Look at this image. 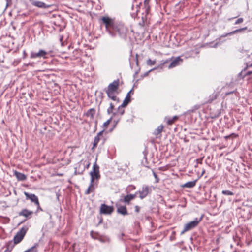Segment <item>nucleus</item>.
Segmentation results:
<instances>
[{"label":"nucleus","mask_w":252,"mask_h":252,"mask_svg":"<svg viewBox=\"0 0 252 252\" xmlns=\"http://www.w3.org/2000/svg\"><path fill=\"white\" fill-rule=\"evenodd\" d=\"M101 20L105 25L107 32L111 37L115 38L118 36L124 39L126 38L128 30L123 23L114 22L108 17H102Z\"/></svg>","instance_id":"nucleus-1"},{"label":"nucleus","mask_w":252,"mask_h":252,"mask_svg":"<svg viewBox=\"0 0 252 252\" xmlns=\"http://www.w3.org/2000/svg\"><path fill=\"white\" fill-rule=\"evenodd\" d=\"M119 86V80H114L113 82L109 84L105 92L108 97L113 101H119V99L117 97L119 94L118 91Z\"/></svg>","instance_id":"nucleus-2"},{"label":"nucleus","mask_w":252,"mask_h":252,"mask_svg":"<svg viewBox=\"0 0 252 252\" xmlns=\"http://www.w3.org/2000/svg\"><path fill=\"white\" fill-rule=\"evenodd\" d=\"M203 217L201 216L200 218H196L193 220L189 222V223H187L183 230L181 232V235H183L186 232L191 230V229L195 228L198 223L201 221L202 220Z\"/></svg>","instance_id":"nucleus-3"},{"label":"nucleus","mask_w":252,"mask_h":252,"mask_svg":"<svg viewBox=\"0 0 252 252\" xmlns=\"http://www.w3.org/2000/svg\"><path fill=\"white\" fill-rule=\"evenodd\" d=\"M130 66L132 69H134L136 74H138L140 70L139 67V63L138 60V55L136 54L135 56L131 55L129 59Z\"/></svg>","instance_id":"nucleus-4"},{"label":"nucleus","mask_w":252,"mask_h":252,"mask_svg":"<svg viewBox=\"0 0 252 252\" xmlns=\"http://www.w3.org/2000/svg\"><path fill=\"white\" fill-rule=\"evenodd\" d=\"M27 230L28 227L26 226L23 227L20 229L14 237L13 241L15 244H18L23 240Z\"/></svg>","instance_id":"nucleus-5"},{"label":"nucleus","mask_w":252,"mask_h":252,"mask_svg":"<svg viewBox=\"0 0 252 252\" xmlns=\"http://www.w3.org/2000/svg\"><path fill=\"white\" fill-rule=\"evenodd\" d=\"M90 175L92 181H94L95 180H98L100 179L99 167L97 165L96 162L93 165V170L90 171Z\"/></svg>","instance_id":"nucleus-6"},{"label":"nucleus","mask_w":252,"mask_h":252,"mask_svg":"<svg viewBox=\"0 0 252 252\" xmlns=\"http://www.w3.org/2000/svg\"><path fill=\"white\" fill-rule=\"evenodd\" d=\"M246 29H247L246 27L243 28L237 29V30L233 31L229 33H225V34L221 35L219 39H217V40H218V41L216 42V43H215L213 45L211 46V47L213 48H217L218 47V45L220 44V41L221 38L225 37L227 36L232 35L234 34L240 32L242 31H243Z\"/></svg>","instance_id":"nucleus-7"},{"label":"nucleus","mask_w":252,"mask_h":252,"mask_svg":"<svg viewBox=\"0 0 252 252\" xmlns=\"http://www.w3.org/2000/svg\"><path fill=\"white\" fill-rule=\"evenodd\" d=\"M48 53L44 50L40 49L38 52H31L30 53V58L32 59L34 58H47Z\"/></svg>","instance_id":"nucleus-8"},{"label":"nucleus","mask_w":252,"mask_h":252,"mask_svg":"<svg viewBox=\"0 0 252 252\" xmlns=\"http://www.w3.org/2000/svg\"><path fill=\"white\" fill-rule=\"evenodd\" d=\"M24 193L27 200H30L32 202L34 203L37 206L39 209L42 210L41 208H40L39 207V203L38 197L34 194L29 193L25 191L24 192Z\"/></svg>","instance_id":"nucleus-9"},{"label":"nucleus","mask_w":252,"mask_h":252,"mask_svg":"<svg viewBox=\"0 0 252 252\" xmlns=\"http://www.w3.org/2000/svg\"><path fill=\"white\" fill-rule=\"evenodd\" d=\"M114 211L113 206L102 204L100 207V213L104 215H110Z\"/></svg>","instance_id":"nucleus-10"},{"label":"nucleus","mask_w":252,"mask_h":252,"mask_svg":"<svg viewBox=\"0 0 252 252\" xmlns=\"http://www.w3.org/2000/svg\"><path fill=\"white\" fill-rule=\"evenodd\" d=\"M149 189H150L148 186L144 185L142 186L141 190L137 192L139 194V197L141 199H144L148 195L149 193Z\"/></svg>","instance_id":"nucleus-11"},{"label":"nucleus","mask_w":252,"mask_h":252,"mask_svg":"<svg viewBox=\"0 0 252 252\" xmlns=\"http://www.w3.org/2000/svg\"><path fill=\"white\" fill-rule=\"evenodd\" d=\"M32 214L33 212L32 211H30L27 209H23L18 213L19 216H23L27 219L31 218Z\"/></svg>","instance_id":"nucleus-12"},{"label":"nucleus","mask_w":252,"mask_h":252,"mask_svg":"<svg viewBox=\"0 0 252 252\" xmlns=\"http://www.w3.org/2000/svg\"><path fill=\"white\" fill-rule=\"evenodd\" d=\"M183 62V59L180 57H176L170 63L168 68H172L180 65Z\"/></svg>","instance_id":"nucleus-13"},{"label":"nucleus","mask_w":252,"mask_h":252,"mask_svg":"<svg viewBox=\"0 0 252 252\" xmlns=\"http://www.w3.org/2000/svg\"><path fill=\"white\" fill-rule=\"evenodd\" d=\"M117 211L118 213L121 214L123 216L128 215V212L125 206L119 205L116 204Z\"/></svg>","instance_id":"nucleus-14"},{"label":"nucleus","mask_w":252,"mask_h":252,"mask_svg":"<svg viewBox=\"0 0 252 252\" xmlns=\"http://www.w3.org/2000/svg\"><path fill=\"white\" fill-rule=\"evenodd\" d=\"M137 194H138V192H136L134 194H128L126 196H124L123 199H121V201L125 202L126 204H128L131 200H133L135 198V197Z\"/></svg>","instance_id":"nucleus-15"},{"label":"nucleus","mask_w":252,"mask_h":252,"mask_svg":"<svg viewBox=\"0 0 252 252\" xmlns=\"http://www.w3.org/2000/svg\"><path fill=\"white\" fill-rule=\"evenodd\" d=\"M29 1L31 2V3L35 6L40 7V8H46L49 7L48 5H47L45 3L41 1H35L34 0H29Z\"/></svg>","instance_id":"nucleus-16"},{"label":"nucleus","mask_w":252,"mask_h":252,"mask_svg":"<svg viewBox=\"0 0 252 252\" xmlns=\"http://www.w3.org/2000/svg\"><path fill=\"white\" fill-rule=\"evenodd\" d=\"M95 114V109L94 108H91L89 109L85 113L86 116L89 117L91 121H92L94 120Z\"/></svg>","instance_id":"nucleus-17"},{"label":"nucleus","mask_w":252,"mask_h":252,"mask_svg":"<svg viewBox=\"0 0 252 252\" xmlns=\"http://www.w3.org/2000/svg\"><path fill=\"white\" fill-rule=\"evenodd\" d=\"M94 181H92V179H91L90 183L89 186V187L86 190L85 194L86 195L89 194L90 192H94L95 190V188L94 187Z\"/></svg>","instance_id":"nucleus-18"},{"label":"nucleus","mask_w":252,"mask_h":252,"mask_svg":"<svg viewBox=\"0 0 252 252\" xmlns=\"http://www.w3.org/2000/svg\"><path fill=\"white\" fill-rule=\"evenodd\" d=\"M132 92V90L127 94L126 98L123 101V103L121 104V106H126L131 101L130 94Z\"/></svg>","instance_id":"nucleus-19"},{"label":"nucleus","mask_w":252,"mask_h":252,"mask_svg":"<svg viewBox=\"0 0 252 252\" xmlns=\"http://www.w3.org/2000/svg\"><path fill=\"white\" fill-rule=\"evenodd\" d=\"M14 175L19 181H23L26 179V176L24 174L19 172L18 171H15L14 172Z\"/></svg>","instance_id":"nucleus-20"},{"label":"nucleus","mask_w":252,"mask_h":252,"mask_svg":"<svg viewBox=\"0 0 252 252\" xmlns=\"http://www.w3.org/2000/svg\"><path fill=\"white\" fill-rule=\"evenodd\" d=\"M163 128V126L162 125H160L155 130L154 134L156 135L157 137H160Z\"/></svg>","instance_id":"nucleus-21"},{"label":"nucleus","mask_w":252,"mask_h":252,"mask_svg":"<svg viewBox=\"0 0 252 252\" xmlns=\"http://www.w3.org/2000/svg\"><path fill=\"white\" fill-rule=\"evenodd\" d=\"M196 180L192 181H189L186 183L184 184L182 187L183 188H192L194 187L196 185Z\"/></svg>","instance_id":"nucleus-22"},{"label":"nucleus","mask_w":252,"mask_h":252,"mask_svg":"<svg viewBox=\"0 0 252 252\" xmlns=\"http://www.w3.org/2000/svg\"><path fill=\"white\" fill-rule=\"evenodd\" d=\"M164 63H161L158 67H155V68L149 70L148 71L146 72L143 75H141V77L143 78L144 77L148 76L149 72H151L152 71H153L154 70L157 69L158 68H160V69H162Z\"/></svg>","instance_id":"nucleus-23"},{"label":"nucleus","mask_w":252,"mask_h":252,"mask_svg":"<svg viewBox=\"0 0 252 252\" xmlns=\"http://www.w3.org/2000/svg\"><path fill=\"white\" fill-rule=\"evenodd\" d=\"M39 244L38 243H35L32 247L26 250L24 252H37V248Z\"/></svg>","instance_id":"nucleus-24"},{"label":"nucleus","mask_w":252,"mask_h":252,"mask_svg":"<svg viewBox=\"0 0 252 252\" xmlns=\"http://www.w3.org/2000/svg\"><path fill=\"white\" fill-rule=\"evenodd\" d=\"M81 164H83L84 168H83V170H82V171L81 172L78 173L79 174H82L83 173V172L84 171V170L85 169H88L90 165V163L88 161H84L83 162L81 161Z\"/></svg>","instance_id":"nucleus-25"},{"label":"nucleus","mask_w":252,"mask_h":252,"mask_svg":"<svg viewBox=\"0 0 252 252\" xmlns=\"http://www.w3.org/2000/svg\"><path fill=\"white\" fill-rule=\"evenodd\" d=\"M114 108V105L112 103H110V107L107 109V112L108 114H110L111 113L113 114V115H116L115 113H113V111Z\"/></svg>","instance_id":"nucleus-26"},{"label":"nucleus","mask_w":252,"mask_h":252,"mask_svg":"<svg viewBox=\"0 0 252 252\" xmlns=\"http://www.w3.org/2000/svg\"><path fill=\"white\" fill-rule=\"evenodd\" d=\"M99 140H100V137L96 136L94 137V141L93 142V149H94L97 147Z\"/></svg>","instance_id":"nucleus-27"},{"label":"nucleus","mask_w":252,"mask_h":252,"mask_svg":"<svg viewBox=\"0 0 252 252\" xmlns=\"http://www.w3.org/2000/svg\"><path fill=\"white\" fill-rule=\"evenodd\" d=\"M222 194L227 196H232L234 194V192L228 190H223L221 192Z\"/></svg>","instance_id":"nucleus-28"},{"label":"nucleus","mask_w":252,"mask_h":252,"mask_svg":"<svg viewBox=\"0 0 252 252\" xmlns=\"http://www.w3.org/2000/svg\"><path fill=\"white\" fill-rule=\"evenodd\" d=\"M217 94H213L210 95L208 100H207L208 103H211L213 100L217 98Z\"/></svg>","instance_id":"nucleus-29"},{"label":"nucleus","mask_w":252,"mask_h":252,"mask_svg":"<svg viewBox=\"0 0 252 252\" xmlns=\"http://www.w3.org/2000/svg\"><path fill=\"white\" fill-rule=\"evenodd\" d=\"M178 119V117L177 116H174L172 118L169 119L167 121V124L168 125H172L174 123V122Z\"/></svg>","instance_id":"nucleus-30"},{"label":"nucleus","mask_w":252,"mask_h":252,"mask_svg":"<svg viewBox=\"0 0 252 252\" xmlns=\"http://www.w3.org/2000/svg\"><path fill=\"white\" fill-rule=\"evenodd\" d=\"M91 237L94 239H97L99 237V234L97 232H94L92 231L90 233Z\"/></svg>","instance_id":"nucleus-31"},{"label":"nucleus","mask_w":252,"mask_h":252,"mask_svg":"<svg viewBox=\"0 0 252 252\" xmlns=\"http://www.w3.org/2000/svg\"><path fill=\"white\" fill-rule=\"evenodd\" d=\"M126 106H121V105H120L118 108V113H119L120 115H122L124 114L125 112V110L123 109L124 107Z\"/></svg>","instance_id":"nucleus-32"},{"label":"nucleus","mask_w":252,"mask_h":252,"mask_svg":"<svg viewBox=\"0 0 252 252\" xmlns=\"http://www.w3.org/2000/svg\"><path fill=\"white\" fill-rule=\"evenodd\" d=\"M150 0H145L144 2V4L145 8V11L147 12L148 10H149L150 7L149 5V2Z\"/></svg>","instance_id":"nucleus-33"},{"label":"nucleus","mask_w":252,"mask_h":252,"mask_svg":"<svg viewBox=\"0 0 252 252\" xmlns=\"http://www.w3.org/2000/svg\"><path fill=\"white\" fill-rule=\"evenodd\" d=\"M112 119V117H111L109 119H108L106 122L103 123V126L105 128L107 127V126L110 124Z\"/></svg>","instance_id":"nucleus-34"},{"label":"nucleus","mask_w":252,"mask_h":252,"mask_svg":"<svg viewBox=\"0 0 252 252\" xmlns=\"http://www.w3.org/2000/svg\"><path fill=\"white\" fill-rule=\"evenodd\" d=\"M155 63H156L155 60L153 61L149 59L147 61V64L148 65H154Z\"/></svg>","instance_id":"nucleus-35"},{"label":"nucleus","mask_w":252,"mask_h":252,"mask_svg":"<svg viewBox=\"0 0 252 252\" xmlns=\"http://www.w3.org/2000/svg\"><path fill=\"white\" fill-rule=\"evenodd\" d=\"M153 175L155 179V183H158L159 182V178L158 177V175H157V174L154 171H153Z\"/></svg>","instance_id":"nucleus-36"},{"label":"nucleus","mask_w":252,"mask_h":252,"mask_svg":"<svg viewBox=\"0 0 252 252\" xmlns=\"http://www.w3.org/2000/svg\"><path fill=\"white\" fill-rule=\"evenodd\" d=\"M244 20L242 18H238L235 22L234 24L237 25L243 22Z\"/></svg>","instance_id":"nucleus-37"},{"label":"nucleus","mask_w":252,"mask_h":252,"mask_svg":"<svg viewBox=\"0 0 252 252\" xmlns=\"http://www.w3.org/2000/svg\"><path fill=\"white\" fill-rule=\"evenodd\" d=\"M105 130V129H103L102 130H101V131H100L98 134L97 135H96V136H98L99 137H100V136H102V135H103V132Z\"/></svg>","instance_id":"nucleus-38"},{"label":"nucleus","mask_w":252,"mask_h":252,"mask_svg":"<svg viewBox=\"0 0 252 252\" xmlns=\"http://www.w3.org/2000/svg\"><path fill=\"white\" fill-rule=\"evenodd\" d=\"M135 211L136 212H139L140 211V207L138 206H135Z\"/></svg>","instance_id":"nucleus-39"},{"label":"nucleus","mask_w":252,"mask_h":252,"mask_svg":"<svg viewBox=\"0 0 252 252\" xmlns=\"http://www.w3.org/2000/svg\"><path fill=\"white\" fill-rule=\"evenodd\" d=\"M235 91H231V92H226L225 94V95L226 96L231 94H232L233 93H234Z\"/></svg>","instance_id":"nucleus-40"},{"label":"nucleus","mask_w":252,"mask_h":252,"mask_svg":"<svg viewBox=\"0 0 252 252\" xmlns=\"http://www.w3.org/2000/svg\"><path fill=\"white\" fill-rule=\"evenodd\" d=\"M5 0L6 1V7H7L11 3V0Z\"/></svg>","instance_id":"nucleus-41"},{"label":"nucleus","mask_w":252,"mask_h":252,"mask_svg":"<svg viewBox=\"0 0 252 252\" xmlns=\"http://www.w3.org/2000/svg\"><path fill=\"white\" fill-rule=\"evenodd\" d=\"M232 134H230V135H227V136H225V139H228V138H229L231 137H232Z\"/></svg>","instance_id":"nucleus-42"},{"label":"nucleus","mask_w":252,"mask_h":252,"mask_svg":"<svg viewBox=\"0 0 252 252\" xmlns=\"http://www.w3.org/2000/svg\"><path fill=\"white\" fill-rule=\"evenodd\" d=\"M231 134H233V135H232L231 137H237L238 136V134H235V133H232Z\"/></svg>","instance_id":"nucleus-43"},{"label":"nucleus","mask_w":252,"mask_h":252,"mask_svg":"<svg viewBox=\"0 0 252 252\" xmlns=\"http://www.w3.org/2000/svg\"><path fill=\"white\" fill-rule=\"evenodd\" d=\"M97 240H98L99 241L101 242H104V240L102 239V238H100V237H98V239H97Z\"/></svg>","instance_id":"nucleus-44"},{"label":"nucleus","mask_w":252,"mask_h":252,"mask_svg":"<svg viewBox=\"0 0 252 252\" xmlns=\"http://www.w3.org/2000/svg\"><path fill=\"white\" fill-rule=\"evenodd\" d=\"M247 75H252V71H249L247 72Z\"/></svg>","instance_id":"nucleus-45"},{"label":"nucleus","mask_w":252,"mask_h":252,"mask_svg":"<svg viewBox=\"0 0 252 252\" xmlns=\"http://www.w3.org/2000/svg\"><path fill=\"white\" fill-rule=\"evenodd\" d=\"M63 36H61V37H60V41H61V42H62V40H63Z\"/></svg>","instance_id":"nucleus-46"},{"label":"nucleus","mask_w":252,"mask_h":252,"mask_svg":"<svg viewBox=\"0 0 252 252\" xmlns=\"http://www.w3.org/2000/svg\"><path fill=\"white\" fill-rule=\"evenodd\" d=\"M32 63H28V64H26V66H29V65H32Z\"/></svg>","instance_id":"nucleus-47"},{"label":"nucleus","mask_w":252,"mask_h":252,"mask_svg":"<svg viewBox=\"0 0 252 252\" xmlns=\"http://www.w3.org/2000/svg\"><path fill=\"white\" fill-rule=\"evenodd\" d=\"M137 75H138V74H136V73L135 72V73H134V75H133V77H134V78H136V76H137Z\"/></svg>","instance_id":"nucleus-48"},{"label":"nucleus","mask_w":252,"mask_h":252,"mask_svg":"<svg viewBox=\"0 0 252 252\" xmlns=\"http://www.w3.org/2000/svg\"><path fill=\"white\" fill-rule=\"evenodd\" d=\"M118 120L117 121H114V122L115 123V125H116L118 123Z\"/></svg>","instance_id":"nucleus-49"},{"label":"nucleus","mask_w":252,"mask_h":252,"mask_svg":"<svg viewBox=\"0 0 252 252\" xmlns=\"http://www.w3.org/2000/svg\"><path fill=\"white\" fill-rule=\"evenodd\" d=\"M102 222V219H101V220H100V221H99V223H101Z\"/></svg>","instance_id":"nucleus-50"},{"label":"nucleus","mask_w":252,"mask_h":252,"mask_svg":"<svg viewBox=\"0 0 252 252\" xmlns=\"http://www.w3.org/2000/svg\"><path fill=\"white\" fill-rule=\"evenodd\" d=\"M8 252V249L5 250V251H4V252Z\"/></svg>","instance_id":"nucleus-51"},{"label":"nucleus","mask_w":252,"mask_h":252,"mask_svg":"<svg viewBox=\"0 0 252 252\" xmlns=\"http://www.w3.org/2000/svg\"><path fill=\"white\" fill-rule=\"evenodd\" d=\"M249 67H252V63L250 64Z\"/></svg>","instance_id":"nucleus-52"},{"label":"nucleus","mask_w":252,"mask_h":252,"mask_svg":"<svg viewBox=\"0 0 252 252\" xmlns=\"http://www.w3.org/2000/svg\"><path fill=\"white\" fill-rule=\"evenodd\" d=\"M97 121H95V125H97Z\"/></svg>","instance_id":"nucleus-53"},{"label":"nucleus","mask_w":252,"mask_h":252,"mask_svg":"<svg viewBox=\"0 0 252 252\" xmlns=\"http://www.w3.org/2000/svg\"><path fill=\"white\" fill-rule=\"evenodd\" d=\"M158 252V251H156V252Z\"/></svg>","instance_id":"nucleus-54"}]
</instances>
